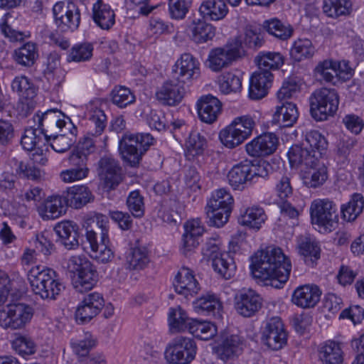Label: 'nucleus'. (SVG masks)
I'll return each mask as SVG.
<instances>
[{"label":"nucleus","instance_id":"nucleus-1","mask_svg":"<svg viewBox=\"0 0 364 364\" xmlns=\"http://www.w3.org/2000/svg\"><path fill=\"white\" fill-rule=\"evenodd\" d=\"M250 268L254 277L264 285L280 289L289 277L291 264L281 248L269 247L255 253Z\"/></svg>","mask_w":364,"mask_h":364},{"label":"nucleus","instance_id":"nucleus-2","mask_svg":"<svg viewBox=\"0 0 364 364\" xmlns=\"http://www.w3.org/2000/svg\"><path fill=\"white\" fill-rule=\"evenodd\" d=\"M327 147V140L319 132H307L302 145L291 146L288 151L287 156L291 166L315 164L326 153Z\"/></svg>","mask_w":364,"mask_h":364},{"label":"nucleus","instance_id":"nucleus-3","mask_svg":"<svg viewBox=\"0 0 364 364\" xmlns=\"http://www.w3.org/2000/svg\"><path fill=\"white\" fill-rule=\"evenodd\" d=\"M28 277L34 294L43 299H55L64 289L56 272L48 267H34L29 271Z\"/></svg>","mask_w":364,"mask_h":364},{"label":"nucleus","instance_id":"nucleus-4","mask_svg":"<svg viewBox=\"0 0 364 364\" xmlns=\"http://www.w3.org/2000/svg\"><path fill=\"white\" fill-rule=\"evenodd\" d=\"M66 267L72 275L74 289L80 293L91 290L97 282V272L91 262L83 255L70 257Z\"/></svg>","mask_w":364,"mask_h":364},{"label":"nucleus","instance_id":"nucleus-5","mask_svg":"<svg viewBox=\"0 0 364 364\" xmlns=\"http://www.w3.org/2000/svg\"><path fill=\"white\" fill-rule=\"evenodd\" d=\"M154 141V137L149 133L124 134L119 142L122 160L132 167L138 166Z\"/></svg>","mask_w":364,"mask_h":364},{"label":"nucleus","instance_id":"nucleus-6","mask_svg":"<svg viewBox=\"0 0 364 364\" xmlns=\"http://www.w3.org/2000/svg\"><path fill=\"white\" fill-rule=\"evenodd\" d=\"M233 203V197L226 189L220 188L213 191L205 208L209 225L221 228L227 223Z\"/></svg>","mask_w":364,"mask_h":364},{"label":"nucleus","instance_id":"nucleus-7","mask_svg":"<svg viewBox=\"0 0 364 364\" xmlns=\"http://www.w3.org/2000/svg\"><path fill=\"white\" fill-rule=\"evenodd\" d=\"M339 97L335 89L322 87L316 90L310 97V112L316 121L327 119L338 109Z\"/></svg>","mask_w":364,"mask_h":364},{"label":"nucleus","instance_id":"nucleus-8","mask_svg":"<svg viewBox=\"0 0 364 364\" xmlns=\"http://www.w3.org/2000/svg\"><path fill=\"white\" fill-rule=\"evenodd\" d=\"M33 310L29 305L17 303L0 308V326L5 329L23 328L32 318Z\"/></svg>","mask_w":364,"mask_h":364},{"label":"nucleus","instance_id":"nucleus-9","mask_svg":"<svg viewBox=\"0 0 364 364\" xmlns=\"http://www.w3.org/2000/svg\"><path fill=\"white\" fill-rule=\"evenodd\" d=\"M55 24L61 32H73L80 23L81 13L77 4L73 1H58L53 7Z\"/></svg>","mask_w":364,"mask_h":364},{"label":"nucleus","instance_id":"nucleus-10","mask_svg":"<svg viewBox=\"0 0 364 364\" xmlns=\"http://www.w3.org/2000/svg\"><path fill=\"white\" fill-rule=\"evenodd\" d=\"M312 223L331 232L338 223L336 205L328 198L314 200L310 208Z\"/></svg>","mask_w":364,"mask_h":364},{"label":"nucleus","instance_id":"nucleus-11","mask_svg":"<svg viewBox=\"0 0 364 364\" xmlns=\"http://www.w3.org/2000/svg\"><path fill=\"white\" fill-rule=\"evenodd\" d=\"M196 349L193 339L178 336L166 347L165 358L171 364H189L196 357Z\"/></svg>","mask_w":364,"mask_h":364},{"label":"nucleus","instance_id":"nucleus-12","mask_svg":"<svg viewBox=\"0 0 364 364\" xmlns=\"http://www.w3.org/2000/svg\"><path fill=\"white\" fill-rule=\"evenodd\" d=\"M241 55V43L234 40L223 47L212 49L208 55V67L214 72H218L228 67L232 61Z\"/></svg>","mask_w":364,"mask_h":364},{"label":"nucleus","instance_id":"nucleus-13","mask_svg":"<svg viewBox=\"0 0 364 364\" xmlns=\"http://www.w3.org/2000/svg\"><path fill=\"white\" fill-rule=\"evenodd\" d=\"M233 304L237 314L251 318L262 308L263 298L252 289H242L235 294Z\"/></svg>","mask_w":364,"mask_h":364},{"label":"nucleus","instance_id":"nucleus-14","mask_svg":"<svg viewBox=\"0 0 364 364\" xmlns=\"http://www.w3.org/2000/svg\"><path fill=\"white\" fill-rule=\"evenodd\" d=\"M65 115L58 109H48L44 112H36L33 118V122L39 133L44 135V139H49L53 136V133L61 129L65 126Z\"/></svg>","mask_w":364,"mask_h":364},{"label":"nucleus","instance_id":"nucleus-15","mask_svg":"<svg viewBox=\"0 0 364 364\" xmlns=\"http://www.w3.org/2000/svg\"><path fill=\"white\" fill-rule=\"evenodd\" d=\"M105 299L98 292H92L85 295L78 304L75 311V320L80 324L90 321L104 308Z\"/></svg>","mask_w":364,"mask_h":364},{"label":"nucleus","instance_id":"nucleus-16","mask_svg":"<svg viewBox=\"0 0 364 364\" xmlns=\"http://www.w3.org/2000/svg\"><path fill=\"white\" fill-rule=\"evenodd\" d=\"M262 340L273 350L282 349L287 342V333L279 317L268 320L262 331Z\"/></svg>","mask_w":364,"mask_h":364},{"label":"nucleus","instance_id":"nucleus-17","mask_svg":"<svg viewBox=\"0 0 364 364\" xmlns=\"http://www.w3.org/2000/svg\"><path fill=\"white\" fill-rule=\"evenodd\" d=\"M185 83L173 76L165 81L156 92V97L161 104L175 106L179 104L186 93Z\"/></svg>","mask_w":364,"mask_h":364},{"label":"nucleus","instance_id":"nucleus-18","mask_svg":"<svg viewBox=\"0 0 364 364\" xmlns=\"http://www.w3.org/2000/svg\"><path fill=\"white\" fill-rule=\"evenodd\" d=\"M98 174L106 187L114 189L122 181V170L117 160L109 156L102 157L98 162Z\"/></svg>","mask_w":364,"mask_h":364},{"label":"nucleus","instance_id":"nucleus-19","mask_svg":"<svg viewBox=\"0 0 364 364\" xmlns=\"http://www.w3.org/2000/svg\"><path fill=\"white\" fill-rule=\"evenodd\" d=\"M203 232L204 228L198 218L188 220L184 224L180 247L183 255H191L198 247Z\"/></svg>","mask_w":364,"mask_h":364},{"label":"nucleus","instance_id":"nucleus-20","mask_svg":"<svg viewBox=\"0 0 364 364\" xmlns=\"http://www.w3.org/2000/svg\"><path fill=\"white\" fill-rule=\"evenodd\" d=\"M85 237L91 250V257L102 263L111 262L114 257V252L109 245V238L101 240L97 237L96 230L86 228Z\"/></svg>","mask_w":364,"mask_h":364},{"label":"nucleus","instance_id":"nucleus-21","mask_svg":"<svg viewBox=\"0 0 364 364\" xmlns=\"http://www.w3.org/2000/svg\"><path fill=\"white\" fill-rule=\"evenodd\" d=\"M279 139L272 132L264 133L247 143V153L254 157L264 156L273 154L277 149Z\"/></svg>","mask_w":364,"mask_h":364},{"label":"nucleus","instance_id":"nucleus-22","mask_svg":"<svg viewBox=\"0 0 364 364\" xmlns=\"http://www.w3.org/2000/svg\"><path fill=\"white\" fill-rule=\"evenodd\" d=\"M200 74V63L191 53H183L173 69V76L185 84H189Z\"/></svg>","mask_w":364,"mask_h":364},{"label":"nucleus","instance_id":"nucleus-23","mask_svg":"<svg viewBox=\"0 0 364 364\" xmlns=\"http://www.w3.org/2000/svg\"><path fill=\"white\" fill-rule=\"evenodd\" d=\"M197 109L199 118L203 122H214L222 109L221 102L215 96L209 94L203 95L197 102Z\"/></svg>","mask_w":364,"mask_h":364},{"label":"nucleus","instance_id":"nucleus-24","mask_svg":"<svg viewBox=\"0 0 364 364\" xmlns=\"http://www.w3.org/2000/svg\"><path fill=\"white\" fill-rule=\"evenodd\" d=\"M66 203L63 196L53 195L48 197L38 207V213L43 220H55L65 213Z\"/></svg>","mask_w":364,"mask_h":364},{"label":"nucleus","instance_id":"nucleus-25","mask_svg":"<svg viewBox=\"0 0 364 364\" xmlns=\"http://www.w3.org/2000/svg\"><path fill=\"white\" fill-rule=\"evenodd\" d=\"M273 75L259 69L250 79L249 96L252 100H259L265 97L272 86Z\"/></svg>","mask_w":364,"mask_h":364},{"label":"nucleus","instance_id":"nucleus-26","mask_svg":"<svg viewBox=\"0 0 364 364\" xmlns=\"http://www.w3.org/2000/svg\"><path fill=\"white\" fill-rule=\"evenodd\" d=\"M173 286L176 292L185 297L198 294L200 287L193 272L188 268H182L175 277Z\"/></svg>","mask_w":364,"mask_h":364},{"label":"nucleus","instance_id":"nucleus-27","mask_svg":"<svg viewBox=\"0 0 364 364\" xmlns=\"http://www.w3.org/2000/svg\"><path fill=\"white\" fill-rule=\"evenodd\" d=\"M321 291L318 287L306 284L298 287L293 292L291 301L301 308L314 307L320 300Z\"/></svg>","mask_w":364,"mask_h":364},{"label":"nucleus","instance_id":"nucleus-28","mask_svg":"<svg viewBox=\"0 0 364 364\" xmlns=\"http://www.w3.org/2000/svg\"><path fill=\"white\" fill-rule=\"evenodd\" d=\"M250 160L235 164L228 173L229 184L235 190H243L252 183Z\"/></svg>","mask_w":364,"mask_h":364},{"label":"nucleus","instance_id":"nucleus-29","mask_svg":"<svg viewBox=\"0 0 364 364\" xmlns=\"http://www.w3.org/2000/svg\"><path fill=\"white\" fill-rule=\"evenodd\" d=\"M59 241L68 250H74L79 246L78 226L72 221H63L54 228Z\"/></svg>","mask_w":364,"mask_h":364},{"label":"nucleus","instance_id":"nucleus-30","mask_svg":"<svg viewBox=\"0 0 364 364\" xmlns=\"http://www.w3.org/2000/svg\"><path fill=\"white\" fill-rule=\"evenodd\" d=\"M92 18L102 30H109L115 23V14L111 6L102 0H97L92 8Z\"/></svg>","mask_w":364,"mask_h":364},{"label":"nucleus","instance_id":"nucleus-31","mask_svg":"<svg viewBox=\"0 0 364 364\" xmlns=\"http://www.w3.org/2000/svg\"><path fill=\"white\" fill-rule=\"evenodd\" d=\"M87 114L90 122V134L100 136L107 126V117L100 108L99 100L90 102L87 106Z\"/></svg>","mask_w":364,"mask_h":364},{"label":"nucleus","instance_id":"nucleus-32","mask_svg":"<svg viewBox=\"0 0 364 364\" xmlns=\"http://www.w3.org/2000/svg\"><path fill=\"white\" fill-rule=\"evenodd\" d=\"M67 206L80 209L94 200V196L86 186H74L68 188L63 196Z\"/></svg>","mask_w":364,"mask_h":364},{"label":"nucleus","instance_id":"nucleus-33","mask_svg":"<svg viewBox=\"0 0 364 364\" xmlns=\"http://www.w3.org/2000/svg\"><path fill=\"white\" fill-rule=\"evenodd\" d=\"M13 91L19 96L22 105L28 108L33 107V99L36 95V90L30 80L25 76L16 77L11 83Z\"/></svg>","mask_w":364,"mask_h":364},{"label":"nucleus","instance_id":"nucleus-34","mask_svg":"<svg viewBox=\"0 0 364 364\" xmlns=\"http://www.w3.org/2000/svg\"><path fill=\"white\" fill-rule=\"evenodd\" d=\"M198 11L205 20L220 21L228 14V8L224 0H205L200 4Z\"/></svg>","mask_w":364,"mask_h":364},{"label":"nucleus","instance_id":"nucleus-35","mask_svg":"<svg viewBox=\"0 0 364 364\" xmlns=\"http://www.w3.org/2000/svg\"><path fill=\"white\" fill-rule=\"evenodd\" d=\"M298 117L299 112L296 105L285 102L277 107L272 122L279 127H289L294 125Z\"/></svg>","mask_w":364,"mask_h":364},{"label":"nucleus","instance_id":"nucleus-36","mask_svg":"<svg viewBox=\"0 0 364 364\" xmlns=\"http://www.w3.org/2000/svg\"><path fill=\"white\" fill-rule=\"evenodd\" d=\"M299 252L304 257L305 263L313 267L320 258V247L317 242L308 236H300L297 239Z\"/></svg>","mask_w":364,"mask_h":364},{"label":"nucleus","instance_id":"nucleus-37","mask_svg":"<svg viewBox=\"0 0 364 364\" xmlns=\"http://www.w3.org/2000/svg\"><path fill=\"white\" fill-rule=\"evenodd\" d=\"M242 351V341L237 335L226 337L216 348L219 358L224 361L238 356Z\"/></svg>","mask_w":364,"mask_h":364},{"label":"nucleus","instance_id":"nucleus-38","mask_svg":"<svg viewBox=\"0 0 364 364\" xmlns=\"http://www.w3.org/2000/svg\"><path fill=\"white\" fill-rule=\"evenodd\" d=\"M304 166L310 168L303 177L304 184L314 188L323 186L328 179V175L327 167L321 161V159H318L315 164Z\"/></svg>","mask_w":364,"mask_h":364},{"label":"nucleus","instance_id":"nucleus-39","mask_svg":"<svg viewBox=\"0 0 364 364\" xmlns=\"http://www.w3.org/2000/svg\"><path fill=\"white\" fill-rule=\"evenodd\" d=\"M195 311L208 316H220L223 305L220 299L214 294H206L197 299L193 303Z\"/></svg>","mask_w":364,"mask_h":364},{"label":"nucleus","instance_id":"nucleus-40","mask_svg":"<svg viewBox=\"0 0 364 364\" xmlns=\"http://www.w3.org/2000/svg\"><path fill=\"white\" fill-rule=\"evenodd\" d=\"M191 38L196 43L212 41L215 36V27L203 19H194L190 26Z\"/></svg>","mask_w":364,"mask_h":364},{"label":"nucleus","instance_id":"nucleus-41","mask_svg":"<svg viewBox=\"0 0 364 364\" xmlns=\"http://www.w3.org/2000/svg\"><path fill=\"white\" fill-rule=\"evenodd\" d=\"M262 28L268 34L280 41L290 38L294 33V29L290 24L285 23L277 18L265 20L262 24Z\"/></svg>","mask_w":364,"mask_h":364},{"label":"nucleus","instance_id":"nucleus-42","mask_svg":"<svg viewBox=\"0 0 364 364\" xmlns=\"http://www.w3.org/2000/svg\"><path fill=\"white\" fill-rule=\"evenodd\" d=\"M265 220L264 210L259 206L246 208L238 217L239 224L257 230L261 228Z\"/></svg>","mask_w":364,"mask_h":364},{"label":"nucleus","instance_id":"nucleus-43","mask_svg":"<svg viewBox=\"0 0 364 364\" xmlns=\"http://www.w3.org/2000/svg\"><path fill=\"white\" fill-rule=\"evenodd\" d=\"M339 343L328 341L318 350V356L323 364H343V355Z\"/></svg>","mask_w":364,"mask_h":364},{"label":"nucleus","instance_id":"nucleus-44","mask_svg":"<svg viewBox=\"0 0 364 364\" xmlns=\"http://www.w3.org/2000/svg\"><path fill=\"white\" fill-rule=\"evenodd\" d=\"M150 261V252L147 247L144 246L132 248L127 257V268L130 270L144 269L148 267Z\"/></svg>","mask_w":364,"mask_h":364},{"label":"nucleus","instance_id":"nucleus-45","mask_svg":"<svg viewBox=\"0 0 364 364\" xmlns=\"http://www.w3.org/2000/svg\"><path fill=\"white\" fill-rule=\"evenodd\" d=\"M258 68L266 72L279 70L284 63V57L279 52H260L255 58Z\"/></svg>","mask_w":364,"mask_h":364},{"label":"nucleus","instance_id":"nucleus-46","mask_svg":"<svg viewBox=\"0 0 364 364\" xmlns=\"http://www.w3.org/2000/svg\"><path fill=\"white\" fill-rule=\"evenodd\" d=\"M219 90L224 95L236 93L242 88V78L237 72H226L218 77Z\"/></svg>","mask_w":364,"mask_h":364},{"label":"nucleus","instance_id":"nucleus-47","mask_svg":"<svg viewBox=\"0 0 364 364\" xmlns=\"http://www.w3.org/2000/svg\"><path fill=\"white\" fill-rule=\"evenodd\" d=\"M188 331L196 338L208 341L217 334V327L209 321L192 320L188 324Z\"/></svg>","mask_w":364,"mask_h":364},{"label":"nucleus","instance_id":"nucleus-48","mask_svg":"<svg viewBox=\"0 0 364 364\" xmlns=\"http://www.w3.org/2000/svg\"><path fill=\"white\" fill-rule=\"evenodd\" d=\"M213 269L225 279H230L235 274L236 265L232 257L228 252H223L212 261Z\"/></svg>","mask_w":364,"mask_h":364},{"label":"nucleus","instance_id":"nucleus-49","mask_svg":"<svg viewBox=\"0 0 364 364\" xmlns=\"http://www.w3.org/2000/svg\"><path fill=\"white\" fill-rule=\"evenodd\" d=\"M364 198L360 193H354L351 199L341 207V214L343 220L351 222L355 220L363 212Z\"/></svg>","mask_w":364,"mask_h":364},{"label":"nucleus","instance_id":"nucleus-50","mask_svg":"<svg viewBox=\"0 0 364 364\" xmlns=\"http://www.w3.org/2000/svg\"><path fill=\"white\" fill-rule=\"evenodd\" d=\"M315 48L308 38H299L295 41L291 48V57L297 62L313 57Z\"/></svg>","mask_w":364,"mask_h":364},{"label":"nucleus","instance_id":"nucleus-51","mask_svg":"<svg viewBox=\"0 0 364 364\" xmlns=\"http://www.w3.org/2000/svg\"><path fill=\"white\" fill-rule=\"evenodd\" d=\"M206 146L205 137L201 133L193 131L186 141V155L189 159L201 155Z\"/></svg>","mask_w":364,"mask_h":364},{"label":"nucleus","instance_id":"nucleus-52","mask_svg":"<svg viewBox=\"0 0 364 364\" xmlns=\"http://www.w3.org/2000/svg\"><path fill=\"white\" fill-rule=\"evenodd\" d=\"M350 0H323V11L329 17L337 18L350 13Z\"/></svg>","mask_w":364,"mask_h":364},{"label":"nucleus","instance_id":"nucleus-53","mask_svg":"<svg viewBox=\"0 0 364 364\" xmlns=\"http://www.w3.org/2000/svg\"><path fill=\"white\" fill-rule=\"evenodd\" d=\"M94 47L91 43L83 42L75 44L68 55V62H85L91 59Z\"/></svg>","mask_w":364,"mask_h":364},{"label":"nucleus","instance_id":"nucleus-54","mask_svg":"<svg viewBox=\"0 0 364 364\" xmlns=\"http://www.w3.org/2000/svg\"><path fill=\"white\" fill-rule=\"evenodd\" d=\"M37 52L34 43L28 42L14 51V59L18 64L30 67L35 63Z\"/></svg>","mask_w":364,"mask_h":364},{"label":"nucleus","instance_id":"nucleus-55","mask_svg":"<svg viewBox=\"0 0 364 364\" xmlns=\"http://www.w3.org/2000/svg\"><path fill=\"white\" fill-rule=\"evenodd\" d=\"M219 139L221 143L229 149H233L240 145L247 139L230 124L220 130Z\"/></svg>","mask_w":364,"mask_h":364},{"label":"nucleus","instance_id":"nucleus-56","mask_svg":"<svg viewBox=\"0 0 364 364\" xmlns=\"http://www.w3.org/2000/svg\"><path fill=\"white\" fill-rule=\"evenodd\" d=\"M314 75L320 82H331L335 84L334 80L337 77V70L333 62L324 60L320 62L314 69Z\"/></svg>","mask_w":364,"mask_h":364},{"label":"nucleus","instance_id":"nucleus-57","mask_svg":"<svg viewBox=\"0 0 364 364\" xmlns=\"http://www.w3.org/2000/svg\"><path fill=\"white\" fill-rule=\"evenodd\" d=\"M43 139H44V135L42 133H39L38 129L33 124L25 129L24 134L21 136V144L25 150L31 151Z\"/></svg>","mask_w":364,"mask_h":364},{"label":"nucleus","instance_id":"nucleus-58","mask_svg":"<svg viewBox=\"0 0 364 364\" xmlns=\"http://www.w3.org/2000/svg\"><path fill=\"white\" fill-rule=\"evenodd\" d=\"M111 97L113 104L120 108L126 107L135 102L134 95L126 87H115L111 92Z\"/></svg>","mask_w":364,"mask_h":364},{"label":"nucleus","instance_id":"nucleus-59","mask_svg":"<svg viewBox=\"0 0 364 364\" xmlns=\"http://www.w3.org/2000/svg\"><path fill=\"white\" fill-rule=\"evenodd\" d=\"M188 316L186 312L180 307L171 308L168 312V323L171 329L183 331L186 326Z\"/></svg>","mask_w":364,"mask_h":364},{"label":"nucleus","instance_id":"nucleus-60","mask_svg":"<svg viewBox=\"0 0 364 364\" xmlns=\"http://www.w3.org/2000/svg\"><path fill=\"white\" fill-rule=\"evenodd\" d=\"M127 205L133 216L141 218L144 214V198L139 191H132L127 200Z\"/></svg>","mask_w":364,"mask_h":364},{"label":"nucleus","instance_id":"nucleus-61","mask_svg":"<svg viewBox=\"0 0 364 364\" xmlns=\"http://www.w3.org/2000/svg\"><path fill=\"white\" fill-rule=\"evenodd\" d=\"M192 4V0H169L168 10L171 18L183 19Z\"/></svg>","mask_w":364,"mask_h":364},{"label":"nucleus","instance_id":"nucleus-62","mask_svg":"<svg viewBox=\"0 0 364 364\" xmlns=\"http://www.w3.org/2000/svg\"><path fill=\"white\" fill-rule=\"evenodd\" d=\"M14 350L22 357L33 354L36 352V345L33 341L26 336H18L12 343Z\"/></svg>","mask_w":364,"mask_h":364},{"label":"nucleus","instance_id":"nucleus-63","mask_svg":"<svg viewBox=\"0 0 364 364\" xmlns=\"http://www.w3.org/2000/svg\"><path fill=\"white\" fill-rule=\"evenodd\" d=\"M241 135L247 139L255 126L253 119L248 116L236 117L230 124Z\"/></svg>","mask_w":364,"mask_h":364},{"label":"nucleus","instance_id":"nucleus-64","mask_svg":"<svg viewBox=\"0 0 364 364\" xmlns=\"http://www.w3.org/2000/svg\"><path fill=\"white\" fill-rule=\"evenodd\" d=\"M50 144L52 149L58 153H63L70 149L73 141L65 134H58V132L53 133V136L49 137V139H44Z\"/></svg>","mask_w":364,"mask_h":364}]
</instances>
